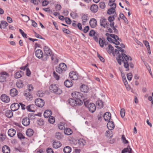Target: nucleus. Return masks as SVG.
Instances as JSON below:
<instances>
[{
    "instance_id": "1",
    "label": "nucleus",
    "mask_w": 153,
    "mask_h": 153,
    "mask_svg": "<svg viewBox=\"0 0 153 153\" xmlns=\"http://www.w3.org/2000/svg\"><path fill=\"white\" fill-rule=\"evenodd\" d=\"M119 51L121 52L120 54H119L118 57L117 58V60L118 63L120 65H121V62H123L124 63V66L126 68V71H128L129 70V64L128 62V60L130 59V61L132 60L130 56H128L125 53L126 51L123 49H122L121 47L118 49Z\"/></svg>"
},
{
    "instance_id": "2",
    "label": "nucleus",
    "mask_w": 153,
    "mask_h": 153,
    "mask_svg": "<svg viewBox=\"0 0 153 153\" xmlns=\"http://www.w3.org/2000/svg\"><path fill=\"white\" fill-rule=\"evenodd\" d=\"M71 95L73 98L76 99L78 101V104L80 105L82 104V100L85 97L86 95H83L81 92L75 91L71 94Z\"/></svg>"
},
{
    "instance_id": "3",
    "label": "nucleus",
    "mask_w": 153,
    "mask_h": 153,
    "mask_svg": "<svg viewBox=\"0 0 153 153\" xmlns=\"http://www.w3.org/2000/svg\"><path fill=\"white\" fill-rule=\"evenodd\" d=\"M44 54L43 57V60L46 61L49 56H51L53 55L51 49L48 46H45L44 48Z\"/></svg>"
},
{
    "instance_id": "4",
    "label": "nucleus",
    "mask_w": 153,
    "mask_h": 153,
    "mask_svg": "<svg viewBox=\"0 0 153 153\" xmlns=\"http://www.w3.org/2000/svg\"><path fill=\"white\" fill-rule=\"evenodd\" d=\"M67 69L66 64L63 63H61L59 64V67H56V71L59 74L64 73L66 71Z\"/></svg>"
},
{
    "instance_id": "5",
    "label": "nucleus",
    "mask_w": 153,
    "mask_h": 153,
    "mask_svg": "<svg viewBox=\"0 0 153 153\" xmlns=\"http://www.w3.org/2000/svg\"><path fill=\"white\" fill-rule=\"evenodd\" d=\"M50 89L51 92L56 94L60 95L62 93V90L59 88L56 85H51L50 87Z\"/></svg>"
},
{
    "instance_id": "6",
    "label": "nucleus",
    "mask_w": 153,
    "mask_h": 153,
    "mask_svg": "<svg viewBox=\"0 0 153 153\" xmlns=\"http://www.w3.org/2000/svg\"><path fill=\"white\" fill-rule=\"evenodd\" d=\"M35 102V105L39 107H42L45 104L44 101L40 98L36 99Z\"/></svg>"
},
{
    "instance_id": "7",
    "label": "nucleus",
    "mask_w": 153,
    "mask_h": 153,
    "mask_svg": "<svg viewBox=\"0 0 153 153\" xmlns=\"http://www.w3.org/2000/svg\"><path fill=\"white\" fill-rule=\"evenodd\" d=\"M85 140L82 138L79 139L76 143V145L79 148H82L85 144Z\"/></svg>"
},
{
    "instance_id": "8",
    "label": "nucleus",
    "mask_w": 153,
    "mask_h": 153,
    "mask_svg": "<svg viewBox=\"0 0 153 153\" xmlns=\"http://www.w3.org/2000/svg\"><path fill=\"white\" fill-rule=\"evenodd\" d=\"M68 102L69 104L73 107L77 105H79L78 104V101L74 99L71 98L69 99L68 100Z\"/></svg>"
},
{
    "instance_id": "9",
    "label": "nucleus",
    "mask_w": 153,
    "mask_h": 153,
    "mask_svg": "<svg viewBox=\"0 0 153 153\" xmlns=\"http://www.w3.org/2000/svg\"><path fill=\"white\" fill-rule=\"evenodd\" d=\"M1 100L5 103L8 102L10 100V99L8 96L5 94H2L1 97Z\"/></svg>"
},
{
    "instance_id": "10",
    "label": "nucleus",
    "mask_w": 153,
    "mask_h": 153,
    "mask_svg": "<svg viewBox=\"0 0 153 153\" xmlns=\"http://www.w3.org/2000/svg\"><path fill=\"white\" fill-rule=\"evenodd\" d=\"M87 108H88L89 111L91 113L94 112L96 109L95 105L92 103H90L88 106Z\"/></svg>"
},
{
    "instance_id": "11",
    "label": "nucleus",
    "mask_w": 153,
    "mask_h": 153,
    "mask_svg": "<svg viewBox=\"0 0 153 153\" xmlns=\"http://www.w3.org/2000/svg\"><path fill=\"white\" fill-rule=\"evenodd\" d=\"M100 25L103 27L104 28H105L106 26L108 25L107 22V19L104 17L100 19Z\"/></svg>"
},
{
    "instance_id": "12",
    "label": "nucleus",
    "mask_w": 153,
    "mask_h": 153,
    "mask_svg": "<svg viewBox=\"0 0 153 153\" xmlns=\"http://www.w3.org/2000/svg\"><path fill=\"white\" fill-rule=\"evenodd\" d=\"M69 76L71 79L73 80H76L78 78V74L74 72H70L69 74Z\"/></svg>"
},
{
    "instance_id": "13",
    "label": "nucleus",
    "mask_w": 153,
    "mask_h": 153,
    "mask_svg": "<svg viewBox=\"0 0 153 153\" xmlns=\"http://www.w3.org/2000/svg\"><path fill=\"white\" fill-rule=\"evenodd\" d=\"M36 56L38 58L40 59L42 58L43 60V52L42 50L40 49H38L36 50L35 53Z\"/></svg>"
},
{
    "instance_id": "14",
    "label": "nucleus",
    "mask_w": 153,
    "mask_h": 153,
    "mask_svg": "<svg viewBox=\"0 0 153 153\" xmlns=\"http://www.w3.org/2000/svg\"><path fill=\"white\" fill-rule=\"evenodd\" d=\"M103 118L104 120L106 121H110L111 118V114L108 112L105 113L103 115Z\"/></svg>"
},
{
    "instance_id": "15",
    "label": "nucleus",
    "mask_w": 153,
    "mask_h": 153,
    "mask_svg": "<svg viewBox=\"0 0 153 153\" xmlns=\"http://www.w3.org/2000/svg\"><path fill=\"white\" fill-rule=\"evenodd\" d=\"M19 107V105L18 103H15L11 105L10 108L12 111H15L18 110Z\"/></svg>"
},
{
    "instance_id": "16",
    "label": "nucleus",
    "mask_w": 153,
    "mask_h": 153,
    "mask_svg": "<svg viewBox=\"0 0 153 153\" xmlns=\"http://www.w3.org/2000/svg\"><path fill=\"white\" fill-rule=\"evenodd\" d=\"M29 91L26 90L25 91L24 95L27 97V100L31 99L33 98V96L31 94Z\"/></svg>"
},
{
    "instance_id": "17",
    "label": "nucleus",
    "mask_w": 153,
    "mask_h": 153,
    "mask_svg": "<svg viewBox=\"0 0 153 153\" xmlns=\"http://www.w3.org/2000/svg\"><path fill=\"white\" fill-rule=\"evenodd\" d=\"M23 125L25 126H28L30 123V119L28 117H25L23 119L22 121Z\"/></svg>"
},
{
    "instance_id": "18",
    "label": "nucleus",
    "mask_w": 153,
    "mask_h": 153,
    "mask_svg": "<svg viewBox=\"0 0 153 153\" xmlns=\"http://www.w3.org/2000/svg\"><path fill=\"white\" fill-rule=\"evenodd\" d=\"M89 23L90 26L92 28H94L97 26V22L95 19L92 18L90 20Z\"/></svg>"
},
{
    "instance_id": "19",
    "label": "nucleus",
    "mask_w": 153,
    "mask_h": 153,
    "mask_svg": "<svg viewBox=\"0 0 153 153\" xmlns=\"http://www.w3.org/2000/svg\"><path fill=\"white\" fill-rule=\"evenodd\" d=\"M107 127L110 130H113L114 128V125L113 121H109L107 124Z\"/></svg>"
},
{
    "instance_id": "20",
    "label": "nucleus",
    "mask_w": 153,
    "mask_h": 153,
    "mask_svg": "<svg viewBox=\"0 0 153 153\" xmlns=\"http://www.w3.org/2000/svg\"><path fill=\"white\" fill-rule=\"evenodd\" d=\"M2 150L3 153H10V147L7 145L3 146L2 147Z\"/></svg>"
},
{
    "instance_id": "21",
    "label": "nucleus",
    "mask_w": 153,
    "mask_h": 153,
    "mask_svg": "<svg viewBox=\"0 0 153 153\" xmlns=\"http://www.w3.org/2000/svg\"><path fill=\"white\" fill-rule=\"evenodd\" d=\"M62 144L59 141L55 140L53 142V147L55 149H57L60 147Z\"/></svg>"
},
{
    "instance_id": "22",
    "label": "nucleus",
    "mask_w": 153,
    "mask_h": 153,
    "mask_svg": "<svg viewBox=\"0 0 153 153\" xmlns=\"http://www.w3.org/2000/svg\"><path fill=\"white\" fill-rule=\"evenodd\" d=\"M18 91L16 88H13L10 91V94L12 97H14L17 95Z\"/></svg>"
},
{
    "instance_id": "23",
    "label": "nucleus",
    "mask_w": 153,
    "mask_h": 153,
    "mask_svg": "<svg viewBox=\"0 0 153 153\" xmlns=\"http://www.w3.org/2000/svg\"><path fill=\"white\" fill-rule=\"evenodd\" d=\"M52 114L51 111L50 110H46L44 113V116L45 118L49 117Z\"/></svg>"
},
{
    "instance_id": "24",
    "label": "nucleus",
    "mask_w": 153,
    "mask_h": 153,
    "mask_svg": "<svg viewBox=\"0 0 153 153\" xmlns=\"http://www.w3.org/2000/svg\"><path fill=\"white\" fill-rule=\"evenodd\" d=\"M98 7L97 5L95 4L92 5L90 7V10L91 11L94 13H96L98 10Z\"/></svg>"
},
{
    "instance_id": "25",
    "label": "nucleus",
    "mask_w": 153,
    "mask_h": 153,
    "mask_svg": "<svg viewBox=\"0 0 153 153\" xmlns=\"http://www.w3.org/2000/svg\"><path fill=\"white\" fill-rule=\"evenodd\" d=\"M23 74V72L19 71L16 72L14 74V77L16 79H18L21 77Z\"/></svg>"
},
{
    "instance_id": "26",
    "label": "nucleus",
    "mask_w": 153,
    "mask_h": 153,
    "mask_svg": "<svg viewBox=\"0 0 153 153\" xmlns=\"http://www.w3.org/2000/svg\"><path fill=\"white\" fill-rule=\"evenodd\" d=\"M16 133V130L13 129H10L8 132V134L9 136L10 137H13L15 135Z\"/></svg>"
},
{
    "instance_id": "27",
    "label": "nucleus",
    "mask_w": 153,
    "mask_h": 153,
    "mask_svg": "<svg viewBox=\"0 0 153 153\" xmlns=\"http://www.w3.org/2000/svg\"><path fill=\"white\" fill-rule=\"evenodd\" d=\"M81 91L83 92H87L88 90V87L85 85H82L80 87Z\"/></svg>"
},
{
    "instance_id": "28",
    "label": "nucleus",
    "mask_w": 153,
    "mask_h": 153,
    "mask_svg": "<svg viewBox=\"0 0 153 153\" xmlns=\"http://www.w3.org/2000/svg\"><path fill=\"white\" fill-rule=\"evenodd\" d=\"M12 111L10 110H7L5 112V115L8 118H11L13 116V113Z\"/></svg>"
},
{
    "instance_id": "29",
    "label": "nucleus",
    "mask_w": 153,
    "mask_h": 153,
    "mask_svg": "<svg viewBox=\"0 0 153 153\" xmlns=\"http://www.w3.org/2000/svg\"><path fill=\"white\" fill-rule=\"evenodd\" d=\"M26 133L27 136L30 137L33 135L34 131L32 129L29 128L27 130Z\"/></svg>"
},
{
    "instance_id": "30",
    "label": "nucleus",
    "mask_w": 153,
    "mask_h": 153,
    "mask_svg": "<svg viewBox=\"0 0 153 153\" xmlns=\"http://www.w3.org/2000/svg\"><path fill=\"white\" fill-rule=\"evenodd\" d=\"M82 101L84 102L85 106L87 107H88L90 103L89 102V100L87 99V97L86 95L85 96V97L82 99Z\"/></svg>"
},
{
    "instance_id": "31",
    "label": "nucleus",
    "mask_w": 153,
    "mask_h": 153,
    "mask_svg": "<svg viewBox=\"0 0 153 153\" xmlns=\"http://www.w3.org/2000/svg\"><path fill=\"white\" fill-rule=\"evenodd\" d=\"M64 85L68 88H70L72 85V82L68 80H66L64 82Z\"/></svg>"
},
{
    "instance_id": "32",
    "label": "nucleus",
    "mask_w": 153,
    "mask_h": 153,
    "mask_svg": "<svg viewBox=\"0 0 153 153\" xmlns=\"http://www.w3.org/2000/svg\"><path fill=\"white\" fill-rule=\"evenodd\" d=\"M64 133L67 135H71L73 133L72 131L70 128H66L64 129Z\"/></svg>"
},
{
    "instance_id": "33",
    "label": "nucleus",
    "mask_w": 153,
    "mask_h": 153,
    "mask_svg": "<svg viewBox=\"0 0 153 153\" xmlns=\"http://www.w3.org/2000/svg\"><path fill=\"white\" fill-rule=\"evenodd\" d=\"M55 137L57 139L60 140L62 138L63 136L62 133L59 132H57L55 134Z\"/></svg>"
},
{
    "instance_id": "34",
    "label": "nucleus",
    "mask_w": 153,
    "mask_h": 153,
    "mask_svg": "<svg viewBox=\"0 0 153 153\" xmlns=\"http://www.w3.org/2000/svg\"><path fill=\"white\" fill-rule=\"evenodd\" d=\"M114 22H112L110 23V25L111 27L113 29L114 33L115 34H117L118 33V30L114 27Z\"/></svg>"
},
{
    "instance_id": "35",
    "label": "nucleus",
    "mask_w": 153,
    "mask_h": 153,
    "mask_svg": "<svg viewBox=\"0 0 153 153\" xmlns=\"http://www.w3.org/2000/svg\"><path fill=\"white\" fill-rule=\"evenodd\" d=\"M34 106V105H30L27 106L26 108L29 111L34 112H35V110H32V108L33 107V106Z\"/></svg>"
},
{
    "instance_id": "36",
    "label": "nucleus",
    "mask_w": 153,
    "mask_h": 153,
    "mask_svg": "<svg viewBox=\"0 0 153 153\" xmlns=\"http://www.w3.org/2000/svg\"><path fill=\"white\" fill-rule=\"evenodd\" d=\"M1 24L2 26V28L4 29L6 28V27L8 25V23L5 21H1Z\"/></svg>"
},
{
    "instance_id": "37",
    "label": "nucleus",
    "mask_w": 153,
    "mask_h": 153,
    "mask_svg": "<svg viewBox=\"0 0 153 153\" xmlns=\"http://www.w3.org/2000/svg\"><path fill=\"white\" fill-rule=\"evenodd\" d=\"M71 151V148L69 146H67L64 147L63 151L65 153H69Z\"/></svg>"
},
{
    "instance_id": "38",
    "label": "nucleus",
    "mask_w": 153,
    "mask_h": 153,
    "mask_svg": "<svg viewBox=\"0 0 153 153\" xmlns=\"http://www.w3.org/2000/svg\"><path fill=\"white\" fill-rule=\"evenodd\" d=\"M119 16L120 18L123 19L124 22L128 24V21L126 17L125 16L123 13H120V14Z\"/></svg>"
},
{
    "instance_id": "39",
    "label": "nucleus",
    "mask_w": 153,
    "mask_h": 153,
    "mask_svg": "<svg viewBox=\"0 0 153 153\" xmlns=\"http://www.w3.org/2000/svg\"><path fill=\"white\" fill-rule=\"evenodd\" d=\"M96 104L98 106V108H101L103 107V102L101 100H98L96 102Z\"/></svg>"
},
{
    "instance_id": "40",
    "label": "nucleus",
    "mask_w": 153,
    "mask_h": 153,
    "mask_svg": "<svg viewBox=\"0 0 153 153\" xmlns=\"http://www.w3.org/2000/svg\"><path fill=\"white\" fill-rule=\"evenodd\" d=\"M16 85L19 88H22L24 86V84L22 80H19L16 82Z\"/></svg>"
},
{
    "instance_id": "41",
    "label": "nucleus",
    "mask_w": 153,
    "mask_h": 153,
    "mask_svg": "<svg viewBox=\"0 0 153 153\" xmlns=\"http://www.w3.org/2000/svg\"><path fill=\"white\" fill-rule=\"evenodd\" d=\"M114 50V48L111 45H108V49H107V51L109 54H110L111 53L113 52Z\"/></svg>"
},
{
    "instance_id": "42",
    "label": "nucleus",
    "mask_w": 153,
    "mask_h": 153,
    "mask_svg": "<svg viewBox=\"0 0 153 153\" xmlns=\"http://www.w3.org/2000/svg\"><path fill=\"white\" fill-rule=\"evenodd\" d=\"M115 8L112 7L109 9L107 11V13L109 15L115 12Z\"/></svg>"
},
{
    "instance_id": "43",
    "label": "nucleus",
    "mask_w": 153,
    "mask_h": 153,
    "mask_svg": "<svg viewBox=\"0 0 153 153\" xmlns=\"http://www.w3.org/2000/svg\"><path fill=\"white\" fill-rule=\"evenodd\" d=\"M83 22H85L88 19V16L87 14L83 15L82 17Z\"/></svg>"
},
{
    "instance_id": "44",
    "label": "nucleus",
    "mask_w": 153,
    "mask_h": 153,
    "mask_svg": "<svg viewBox=\"0 0 153 153\" xmlns=\"http://www.w3.org/2000/svg\"><path fill=\"white\" fill-rule=\"evenodd\" d=\"M58 128L61 130L65 129V123H60L58 124Z\"/></svg>"
},
{
    "instance_id": "45",
    "label": "nucleus",
    "mask_w": 153,
    "mask_h": 153,
    "mask_svg": "<svg viewBox=\"0 0 153 153\" xmlns=\"http://www.w3.org/2000/svg\"><path fill=\"white\" fill-rule=\"evenodd\" d=\"M37 123L39 126H42L44 124V122L43 119L40 118L37 120Z\"/></svg>"
},
{
    "instance_id": "46",
    "label": "nucleus",
    "mask_w": 153,
    "mask_h": 153,
    "mask_svg": "<svg viewBox=\"0 0 153 153\" xmlns=\"http://www.w3.org/2000/svg\"><path fill=\"white\" fill-rule=\"evenodd\" d=\"M54 118L52 116H50L48 119V122L51 124H53L55 122Z\"/></svg>"
},
{
    "instance_id": "47",
    "label": "nucleus",
    "mask_w": 153,
    "mask_h": 153,
    "mask_svg": "<svg viewBox=\"0 0 153 153\" xmlns=\"http://www.w3.org/2000/svg\"><path fill=\"white\" fill-rule=\"evenodd\" d=\"M115 15L110 16L108 18V20L110 22V23L112 22H114L113 21L114 20V16Z\"/></svg>"
},
{
    "instance_id": "48",
    "label": "nucleus",
    "mask_w": 153,
    "mask_h": 153,
    "mask_svg": "<svg viewBox=\"0 0 153 153\" xmlns=\"http://www.w3.org/2000/svg\"><path fill=\"white\" fill-rule=\"evenodd\" d=\"M6 77L4 75L0 76V82H3L6 81Z\"/></svg>"
},
{
    "instance_id": "49",
    "label": "nucleus",
    "mask_w": 153,
    "mask_h": 153,
    "mask_svg": "<svg viewBox=\"0 0 153 153\" xmlns=\"http://www.w3.org/2000/svg\"><path fill=\"white\" fill-rule=\"evenodd\" d=\"M120 114L121 117L123 118L125 116V111L124 108H122L121 109Z\"/></svg>"
},
{
    "instance_id": "50",
    "label": "nucleus",
    "mask_w": 153,
    "mask_h": 153,
    "mask_svg": "<svg viewBox=\"0 0 153 153\" xmlns=\"http://www.w3.org/2000/svg\"><path fill=\"white\" fill-rule=\"evenodd\" d=\"M122 140L123 143L124 144H127L128 143V141L126 139L124 135H123L122 136Z\"/></svg>"
},
{
    "instance_id": "51",
    "label": "nucleus",
    "mask_w": 153,
    "mask_h": 153,
    "mask_svg": "<svg viewBox=\"0 0 153 153\" xmlns=\"http://www.w3.org/2000/svg\"><path fill=\"white\" fill-rule=\"evenodd\" d=\"M21 15L22 16H24V21L26 22H27L29 20H30V18L29 17L26 15H25L22 14H21Z\"/></svg>"
},
{
    "instance_id": "52",
    "label": "nucleus",
    "mask_w": 153,
    "mask_h": 153,
    "mask_svg": "<svg viewBox=\"0 0 153 153\" xmlns=\"http://www.w3.org/2000/svg\"><path fill=\"white\" fill-rule=\"evenodd\" d=\"M6 136L4 134H0V139L1 141H3L6 138Z\"/></svg>"
},
{
    "instance_id": "53",
    "label": "nucleus",
    "mask_w": 153,
    "mask_h": 153,
    "mask_svg": "<svg viewBox=\"0 0 153 153\" xmlns=\"http://www.w3.org/2000/svg\"><path fill=\"white\" fill-rule=\"evenodd\" d=\"M36 115L33 113H30L28 115V118L31 119H34L35 116Z\"/></svg>"
},
{
    "instance_id": "54",
    "label": "nucleus",
    "mask_w": 153,
    "mask_h": 153,
    "mask_svg": "<svg viewBox=\"0 0 153 153\" xmlns=\"http://www.w3.org/2000/svg\"><path fill=\"white\" fill-rule=\"evenodd\" d=\"M44 94L41 91H38L37 95L39 97H42L44 96Z\"/></svg>"
},
{
    "instance_id": "55",
    "label": "nucleus",
    "mask_w": 153,
    "mask_h": 153,
    "mask_svg": "<svg viewBox=\"0 0 153 153\" xmlns=\"http://www.w3.org/2000/svg\"><path fill=\"white\" fill-rule=\"evenodd\" d=\"M105 5L103 2H100L99 3V7L101 9H103L105 8Z\"/></svg>"
},
{
    "instance_id": "56",
    "label": "nucleus",
    "mask_w": 153,
    "mask_h": 153,
    "mask_svg": "<svg viewBox=\"0 0 153 153\" xmlns=\"http://www.w3.org/2000/svg\"><path fill=\"white\" fill-rule=\"evenodd\" d=\"M19 31L20 32V33H21L22 36L23 37L25 38H27V34L25 33L21 29H19Z\"/></svg>"
},
{
    "instance_id": "57",
    "label": "nucleus",
    "mask_w": 153,
    "mask_h": 153,
    "mask_svg": "<svg viewBox=\"0 0 153 153\" xmlns=\"http://www.w3.org/2000/svg\"><path fill=\"white\" fill-rule=\"evenodd\" d=\"M17 136L21 140L22 139H24L25 138L22 133L20 132H19L18 133Z\"/></svg>"
},
{
    "instance_id": "58",
    "label": "nucleus",
    "mask_w": 153,
    "mask_h": 153,
    "mask_svg": "<svg viewBox=\"0 0 153 153\" xmlns=\"http://www.w3.org/2000/svg\"><path fill=\"white\" fill-rule=\"evenodd\" d=\"M51 57L52 60L54 62L57 63L58 62V59L57 58L54 56L53 55Z\"/></svg>"
},
{
    "instance_id": "59",
    "label": "nucleus",
    "mask_w": 153,
    "mask_h": 153,
    "mask_svg": "<svg viewBox=\"0 0 153 153\" xmlns=\"http://www.w3.org/2000/svg\"><path fill=\"white\" fill-rule=\"evenodd\" d=\"M34 33L35 34V36L38 38L40 39H45L43 38L41 36H40L39 34L37 33L36 32H34Z\"/></svg>"
},
{
    "instance_id": "60",
    "label": "nucleus",
    "mask_w": 153,
    "mask_h": 153,
    "mask_svg": "<svg viewBox=\"0 0 153 153\" xmlns=\"http://www.w3.org/2000/svg\"><path fill=\"white\" fill-rule=\"evenodd\" d=\"M104 41L102 40L100 38V40L99 41V43L100 46L101 47H103L104 46Z\"/></svg>"
},
{
    "instance_id": "61",
    "label": "nucleus",
    "mask_w": 153,
    "mask_h": 153,
    "mask_svg": "<svg viewBox=\"0 0 153 153\" xmlns=\"http://www.w3.org/2000/svg\"><path fill=\"white\" fill-rule=\"evenodd\" d=\"M96 33L93 30H91L89 33V35L90 36H92L95 35Z\"/></svg>"
},
{
    "instance_id": "62",
    "label": "nucleus",
    "mask_w": 153,
    "mask_h": 153,
    "mask_svg": "<svg viewBox=\"0 0 153 153\" xmlns=\"http://www.w3.org/2000/svg\"><path fill=\"white\" fill-rule=\"evenodd\" d=\"M89 30V27L88 26H85L83 29H82V30L83 32L85 33H87Z\"/></svg>"
},
{
    "instance_id": "63",
    "label": "nucleus",
    "mask_w": 153,
    "mask_h": 153,
    "mask_svg": "<svg viewBox=\"0 0 153 153\" xmlns=\"http://www.w3.org/2000/svg\"><path fill=\"white\" fill-rule=\"evenodd\" d=\"M65 21L66 23L68 24H71V20L70 18L68 17H66L65 18Z\"/></svg>"
},
{
    "instance_id": "64",
    "label": "nucleus",
    "mask_w": 153,
    "mask_h": 153,
    "mask_svg": "<svg viewBox=\"0 0 153 153\" xmlns=\"http://www.w3.org/2000/svg\"><path fill=\"white\" fill-rule=\"evenodd\" d=\"M33 89V87L32 85H28V89L27 90H28L29 91H32Z\"/></svg>"
}]
</instances>
